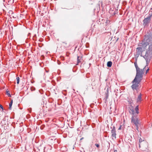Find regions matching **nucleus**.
I'll return each instance as SVG.
<instances>
[{
  "label": "nucleus",
  "mask_w": 152,
  "mask_h": 152,
  "mask_svg": "<svg viewBox=\"0 0 152 152\" xmlns=\"http://www.w3.org/2000/svg\"><path fill=\"white\" fill-rule=\"evenodd\" d=\"M146 66L145 67L142 69H141L139 68L137 69L136 70V74L135 77V80L136 79H138L139 80H142L143 74L145 70V68Z\"/></svg>",
  "instance_id": "f257e3e1"
},
{
  "label": "nucleus",
  "mask_w": 152,
  "mask_h": 152,
  "mask_svg": "<svg viewBox=\"0 0 152 152\" xmlns=\"http://www.w3.org/2000/svg\"><path fill=\"white\" fill-rule=\"evenodd\" d=\"M141 80H139L138 79H136L135 80V78L132 81V83H133L131 87L133 90H137L138 89V87L140 85V83Z\"/></svg>",
  "instance_id": "f03ea898"
},
{
  "label": "nucleus",
  "mask_w": 152,
  "mask_h": 152,
  "mask_svg": "<svg viewBox=\"0 0 152 152\" xmlns=\"http://www.w3.org/2000/svg\"><path fill=\"white\" fill-rule=\"evenodd\" d=\"M132 122L136 126V129L138 130V126L139 125V121L137 117L134 115L132 118Z\"/></svg>",
  "instance_id": "7ed1b4c3"
},
{
  "label": "nucleus",
  "mask_w": 152,
  "mask_h": 152,
  "mask_svg": "<svg viewBox=\"0 0 152 152\" xmlns=\"http://www.w3.org/2000/svg\"><path fill=\"white\" fill-rule=\"evenodd\" d=\"M152 16V15H151L148 17L144 19L143 20V25L145 26L150 22Z\"/></svg>",
  "instance_id": "20e7f679"
},
{
  "label": "nucleus",
  "mask_w": 152,
  "mask_h": 152,
  "mask_svg": "<svg viewBox=\"0 0 152 152\" xmlns=\"http://www.w3.org/2000/svg\"><path fill=\"white\" fill-rule=\"evenodd\" d=\"M148 45L144 41H143L142 43H140L138 45L139 46L141 47V48L143 50H145L146 47Z\"/></svg>",
  "instance_id": "39448f33"
},
{
  "label": "nucleus",
  "mask_w": 152,
  "mask_h": 152,
  "mask_svg": "<svg viewBox=\"0 0 152 152\" xmlns=\"http://www.w3.org/2000/svg\"><path fill=\"white\" fill-rule=\"evenodd\" d=\"M111 132L112 137L115 138L116 134V133L115 128L114 127H113L112 129L111 130Z\"/></svg>",
  "instance_id": "423d86ee"
},
{
  "label": "nucleus",
  "mask_w": 152,
  "mask_h": 152,
  "mask_svg": "<svg viewBox=\"0 0 152 152\" xmlns=\"http://www.w3.org/2000/svg\"><path fill=\"white\" fill-rule=\"evenodd\" d=\"M142 50H143L141 48V47L139 46V47L137 48L136 49V52L137 53V54L140 55V54L141 53Z\"/></svg>",
  "instance_id": "0eeeda50"
},
{
  "label": "nucleus",
  "mask_w": 152,
  "mask_h": 152,
  "mask_svg": "<svg viewBox=\"0 0 152 152\" xmlns=\"http://www.w3.org/2000/svg\"><path fill=\"white\" fill-rule=\"evenodd\" d=\"M141 94H140L138 96L137 99V103H140L141 100Z\"/></svg>",
  "instance_id": "6e6552de"
},
{
  "label": "nucleus",
  "mask_w": 152,
  "mask_h": 152,
  "mask_svg": "<svg viewBox=\"0 0 152 152\" xmlns=\"http://www.w3.org/2000/svg\"><path fill=\"white\" fill-rule=\"evenodd\" d=\"M82 60V57L80 56H78L77 57V65H78L79 63L81 62Z\"/></svg>",
  "instance_id": "1a4fd4ad"
},
{
  "label": "nucleus",
  "mask_w": 152,
  "mask_h": 152,
  "mask_svg": "<svg viewBox=\"0 0 152 152\" xmlns=\"http://www.w3.org/2000/svg\"><path fill=\"white\" fill-rule=\"evenodd\" d=\"M112 65V62L111 61H108L107 63V66L108 67H111Z\"/></svg>",
  "instance_id": "9d476101"
},
{
  "label": "nucleus",
  "mask_w": 152,
  "mask_h": 152,
  "mask_svg": "<svg viewBox=\"0 0 152 152\" xmlns=\"http://www.w3.org/2000/svg\"><path fill=\"white\" fill-rule=\"evenodd\" d=\"M13 103V100L12 99L11 101V102L9 104V108L10 110L11 109V106L12 105Z\"/></svg>",
  "instance_id": "9b49d317"
},
{
  "label": "nucleus",
  "mask_w": 152,
  "mask_h": 152,
  "mask_svg": "<svg viewBox=\"0 0 152 152\" xmlns=\"http://www.w3.org/2000/svg\"><path fill=\"white\" fill-rule=\"evenodd\" d=\"M139 108V106L138 105H137L135 108V110L136 111V112L138 114L139 113V112L138 111Z\"/></svg>",
  "instance_id": "f8f14e48"
},
{
  "label": "nucleus",
  "mask_w": 152,
  "mask_h": 152,
  "mask_svg": "<svg viewBox=\"0 0 152 152\" xmlns=\"http://www.w3.org/2000/svg\"><path fill=\"white\" fill-rule=\"evenodd\" d=\"M134 64L135 66V67L136 70L137 69H138L140 68L139 67H138V65L137 64V63L136 62H135L134 63Z\"/></svg>",
  "instance_id": "ddd939ff"
},
{
  "label": "nucleus",
  "mask_w": 152,
  "mask_h": 152,
  "mask_svg": "<svg viewBox=\"0 0 152 152\" xmlns=\"http://www.w3.org/2000/svg\"><path fill=\"white\" fill-rule=\"evenodd\" d=\"M149 50L152 51V43L149 46Z\"/></svg>",
  "instance_id": "4468645a"
},
{
  "label": "nucleus",
  "mask_w": 152,
  "mask_h": 152,
  "mask_svg": "<svg viewBox=\"0 0 152 152\" xmlns=\"http://www.w3.org/2000/svg\"><path fill=\"white\" fill-rule=\"evenodd\" d=\"M6 94L7 95H8V96L9 97H11V95L10 94V92H9V91H6Z\"/></svg>",
  "instance_id": "2eb2a0df"
},
{
  "label": "nucleus",
  "mask_w": 152,
  "mask_h": 152,
  "mask_svg": "<svg viewBox=\"0 0 152 152\" xmlns=\"http://www.w3.org/2000/svg\"><path fill=\"white\" fill-rule=\"evenodd\" d=\"M130 113L132 115H134V110H131V111L130 112Z\"/></svg>",
  "instance_id": "dca6fc26"
},
{
  "label": "nucleus",
  "mask_w": 152,
  "mask_h": 152,
  "mask_svg": "<svg viewBox=\"0 0 152 152\" xmlns=\"http://www.w3.org/2000/svg\"><path fill=\"white\" fill-rule=\"evenodd\" d=\"M17 83L18 84L19 82V77H17L16 78Z\"/></svg>",
  "instance_id": "f3484780"
},
{
  "label": "nucleus",
  "mask_w": 152,
  "mask_h": 152,
  "mask_svg": "<svg viewBox=\"0 0 152 152\" xmlns=\"http://www.w3.org/2000/svg\"><path fill=\"white\" fill-rule=\"evenodd\" d=\"M1 109L2 110H3V108L2 106L0 104V110Z\"/></svg>",
  "instance_id": "a211bd4d"
},
{
  "label": "nucleus",
  "mask_w": 152,
  "mask_h": 152,
  "mask_svg": "<svg viewBox=\"0 0 152 152\" xmlns=\"http://www.w3.org/2000/svg\"><path fill=\"white\" fill-rule=\"evenodd\" d=\"M95 145L96 146V147L97 148H99V145L98 144H96Z\"/></svg>",
  "instance_id": "6ab92c4d"
},
{
  "label": "nucleus",
  "mask_w": 152,
  "mask_h": 152,
  "mask_svg": "<svg viewBox=\"0 0 152 152\" xmlns=\"http://www.w3.org/2000/svg\"><path fill=\"white\" fill-rule=\"evenodd\" d=\"M149 68H148V69L146 70V73H145L146 74L148 73V72L149 71Z\"/></svg>",
  "instance_id": "aec40b11"
},
{
  "label": "nucleus",
  "mask_w": 152,
  "mask_h": 152,
  "mask_svg": "<svg viewBox=\"0 0 152 152\" xmlns=\"http://www.w3.org/2000/svg\"><path fill=\"white\" fill-rule=\"evenodd\" d=\"M109 22H110L109 20H107V21L106 22V23H109Z\"/></svg>",
  "instance_id": "412c9836"
},
{
  "label": "nucleus",
  "mask_w": 152,
  "mask_h": 152,
  "mask_svg": "<svg viewBox=\"0 0 152 152\" xmlns=\"http://www.w3.org/2000/svg\"><path fill=\"white\" fill-rule=\"evenodd\" d=\"M121 125L120 126V127H119V128H118V129L119 130H120V129H121Z\"/></svg>",
  "instance_id": "4be33fe9"
},
{
  "label": "nucleus",
  "mask_w": 152,
  "mask_h": 152,
  "mask_svg": "<svg viewBox=\"0 0 152 152\" xmlns=\"http://www.w3.org/2000/svg\"><path fill=\"white\" fill-rule=\"evenodd\" d=\"M83 138L82 137L80 139V140H83Z\"/></svg>",
  "instance_id": "5701e85b"
},
{
  "label": "nucleus",
  "mask_w": 152,
  "mask_h": 152,
  "mask_svg": "<svg viewBox=\"0 0 152 152\" xmlns=\"http://www.w3.org/2000/svg\"><path fill=\"white\" fill-rule=\"evenodd\" d=\"M117 151L116 150H115L114 151V152H116Z\"/></svg>",
  "instance_id": "b1692460"
},
{
  "label": "nucleus",
  "mask_w": 152,
  "mask_h": 152,
  "mask_svg": "<svg viewBox=\"0 0 152 152\" xmlns=\"http://www.w3.org/2000/svg\"><path fill=\"white\" fill-rule=\"evenodd\" d=\"M140 141H141V140H140V139H139V142H140Z\"/></svg>",
  "instance_id": "393cba45"
},
{
  "label": "nucleus",
  "mask_w": 152,
  "mask_h": 152,
  "mask_svg": "<svg viewBox=\"0 0 152 152\" xmlns=\"http://www.w3.org/2000/svg\"><path fill=\"white\" fill-rule=\"evenodd\" d=\"M140 141H141V140H140V139H139V142H140Z\"/></svg>",
  "instance_id": "a878e982"
}]
</instances>
